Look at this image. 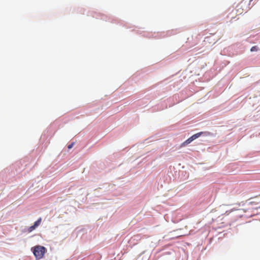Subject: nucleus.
<instances>
[{"label": "nucleus", "instance_id": "nucleus-5", "mask_svg": "<svg viewBox=\"0 0 260 260\" xmlns=\"http://www.w3.org/2000/svg\"><path fill=\"white\" fill-rule=\"evenodd\" d=\"M42 221V218L40 217L34 223V225L36 227V228L40 225L41 224V222Z\"/></svg>", "mask_w": 260, "mask_h": 260}, {"label": "nucleus", "instance_id": "nucleus-4", "mask_svg": "<svg viewBox=\"0 0 260 260\" xmlns=\"http://www.w3.org/2000/svg\"><path fill=\"white\" fill-rule=\"evenodd\" d=\"M42 221V218L40 217L34 223V225L36 227V228L40 225L41 224V222Z\"/></svg>", "mask_w": 260, "mask_h": 260}, {"label": "nucleus", "instance_id": "nucleus-8", "mask_svg": "<svg viewBox=\"0 0 260 260\" xmlns=\"http://www.w3.org/2000/svg\"><path fill=\"white\" fill-rule=\"evenodd\" d=\"M250 203L257 205V204H258L259 203H260V201L256 200L255 201H253V202H250Z\"/></svg>", "mask_w": 260, "mask_h": 260}, {"label": "nucleus", "instance_id": "nucleus-7", "mask_svg": "<svg viewBox=\"0 0 260 260\" xmlns=\"http://www.w3.org/2000/svg\"><path fill=\"white\" fill-rule=\"evenodd\" d=\"M258 48L257 46H254L251 47L250 51L251 52L253 51H257L258 50Z\"/></svg>", "mask_w": 260, "mask_h": 260}, {"label": "nucleus", "instance_id": "nucleus-10", "mask_svg": "<svg viewBox=\"0 0 260 260\" xmlns=\"http://www.w3.org/2000/svg\"><path fill=\"white\" fill-rule=\"evenodd\" d=\"M253 1V0H250V2H251V1Z\"/></svg>", "mask_w": 260, "mask_h": 260}, {"label": "nucleus", "instance_id": "nucleus-6", "mask_svg": "<svg viewBox=\"0 0 260 260\" xmlns=\"http://www.w3.org/2000/svg\"><path fill=\"white\" fill-rule=\"evenodd\" d=\"M36 229V227L34 225H32L31 226H30L28 229V232H31L32 231H34V230H35Z\"/></svg>", "mask_w": 260, "mask_h": 260}, {"label": "nucleus", "instance_id": "nucleus-1", "mask_svg": "<svg viewBox=\"0 0 260 260\" xmlns=\"http://www.w3.org/2000/svg\"><path fill=\"white\" fill-rule=\"evenodd\" d=\"M35 256L37 259H41L44 255L46 249L45 247L41 245H37L31 248Z\"/></svg>", "mask_w": 260, "mask_h": 260}, {"label": "nucleus", "instance_id": "nucleus-3", "mask_svg": "<svg viewBox=\"0 0 260 260\" xmlns=\"http://www.w3.org/2000/svg\"><path fill=\"white\" fill-rule=\"evenodd\" d=\"M203 133L204 132H201L192 135L191 137L184 141L183 143H182L181 146L183 147L190 143L192 141L200 137Z\"/></svg>", "mask_w": 260, "mask_h": 260}, {"label": "nucleus", "instance_id": "nucleus-9", "mask_svg": "<svg viewBox=\"0 0 260 260\" xmlns=\"http://www.w3.org/2000/svg\"><path fill=\"white\" fill-rule=\"evenodd\" d=\"M74 145V143H71V144L69 145L68 146V149H71Z\"/></svg>", "mask_w": 260, "mask_h": 260}, {"label": "nucleus", "instance_id": "nucleus-2", "mask_svg": "<svg viewBox=\"0 0 260 260\" xmlns=\"http://www.w3.org/2000/svg\"><path fill=\"white\" fill-rule=\"evenodd\" d=\"M248 7L246 5V2L242 1L236 7L235 11L237 15H240L242 14L244 11H247Z\"/></svg>", "mask_w": 260, "mask_h": 260}]
</instances>
